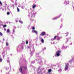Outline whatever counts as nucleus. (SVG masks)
<instances>
[{
	"label": "nucleus",
	"instance_id": "1",
	"mask_svg": "<svg viewBox=\"0 0 74 74\" xmlns=\"http://www.w3.org/2000/svg\"><path fill=\"white\" fill-rule=\"evenodd\" d=\"M61 52V51L59 50L56 52V56H60V53Z\"/></svg>",
	"mask_w": 74,
	"mask_h": 74
},
{
	"label": "nucleus",
	"instance_id": "2",
	"mask_svg": "<svg viewBox=\"0 0 74 74\" xmlns=\"http://www.w3.org/2000/svg\"><path fill=\"white\" fill-rule=\"evenodd\" d=\"M5 6L4 7H3L2 8V10H6V7H7V6H8L7 5V3H5Z\"/></svg>",
	"mask_w": 74,
	"mask_h": 74
},
{
	"label": "nucleus",
	"instance_id": "3",
	"mask_svg": "<svg viewBox=\"0 0 74 74\" xmlns=\"http://www.w3.org/2000/svg\"><path fill=\"white\" fill-rule=\"evenodd\" d=\"M58 35H56L54 37V38H52L51 39V41H54L56 40V38H58Z\"/></svg>",
	"mask_w": 74,
	"mask_h": 74
},
{
	"label": "nucleus",
	"instance_id": "4",
	"mask_svg": "<svg viewBox=\"0 0 74 74\" xmlns=\"http://www.w3.org/2000/svg\"><path fill=\"white\" fill-rule=\"evenodd\" d=\"M69 63H68L66 64V65H65V70H67V69L69 68Z\"/></svg>",
	"mask_w": 74,
	"mask_h": 74
},
{
	"label": "nucleus",
	"instance_id": "5",
	"mask_svg": "<svg viewBox=\"0 0 74 74\" xmlns=\"http://www.w3.org/2000/svg\"><path fill=\"white\" fill-rule=\"evenodd\" d=\"M45 32H41V34H40V36H45Z\"/></svg>",
	"mask_w": 74,
	"mask_h": 74
},
{
	"label": "nucleus",
	"instance_id": "6",
	"mask_svg": "<svg viewBox=\"0 0 74 74\" xmlns=\"http://www.w3.org/2000/svg\"><path fill=\"white\" fill-rule=\"evenodd\" d=\"M61 15H60L58 17H56L54 18H52V19L53 20H56V19H58V18H59L60 17V16H61Z\"/></svg>",
	"mask_w": 74,
	"mask_h": 74
},
{
	"label": "nucleus",
	"instance_id": "7",
	"mask_svg": "<svg viewBox=\"0 0 74 74\" xmlns=\"http://www.w3.org/2000/svg\"><path fill=\"white\" fill-rule=\"evenodd\" d=\"M32 14H33L34 15H34H35L37 14V12L33 10L32 11Z\"/></svg>",
	"mask_w": 74,
	"mask_h": 74
},
{
	"label": "nucleus",
	"instance_id": "8",
	"mask_svg": "<svg viewBox=\"0 0 74 74\" xmlns=\"http://www.w3.org/2000/svg\"><path fill=\"white\" fill-rule=\"evenodd\" d=\"M36 7V5H32V8L33 9H34Z\"/></svg>",
	"mask_w": 74,
	"mask_h": 74
},
{
	"label": "nucleus",
	"instance_id": "9",
	"mask_svg": "<svg viewBox=\"0 0 74 74\" xmlns=\"http://www.w3.org/2000/svg\"><path fill=\"white\" fill-rule=\"evenodd\" d=\"M22 68H23V67H20V69H19V71H20V72H22Z\"/></svg>",
	"mask_w": 74,
	"mask_h": 74
},
{
	"label": "nucleus",
	"instance_id": "10",
	"mask_svg": "<svg viewBox=\"0 0 74 74\" xmlns=\"http://www.w3.org/2000/svg\"><path fill=\"white\" fill-rule=\"evenodd\" d=\"M32 32L33 33H35L36 34H37L38 32L37 31L35 30H33Z\"/></svg>",
	"mask_w": 74,
	"mask_h": 74
},
{
	"label": "nucleus",
	"instance_id": "11",
	"mask_svg": "<svg viewBox=\"0 0 74 74\" xmlns=\"http://www.w3.org/2000/svg\"><path fill=\"white\" fill-rule=\"evenodd\" d=\"M17 8V12H19L20 11V10H19V8H18V7Z\"/></svg>",
	"mask_w": 74,
	"mask_h": 74
},
{
	"label": "nucleus",
	"instance_id": "12",
	"mask_svg": "<svg viewBox=\"0 0 74 74\" xmlns=\"http://www.w3.org/2000/svg\"><path fill=\"white\" fill-rule=\"evenodd\" d=\"M19 22H20V23H21V24H23V21H22L21 20H19Z\"/></svg>",
	"mask_w": 74,
	"mask_h": 74
},
{
	"label": "nucleus",
	"instance_id": "13",
	"mask_svg": "<svg viewBox=\"0 0 74 74\" xmlns=\"http://www.w3.org/2000/svg\"><path fill=\"white\" fill-rule=\"evenodd\" d=\"M41 41L42 43H44V39H41Z\"/></svg>",
	"mask_w": 74,
	"mask_h": 74
},
{
	"label": "nucleus",
	"instance_id": "14",
	"mask_svg": "<svg viewBox=\"0 0 74 74\" xmlns=\"http://www.w3.org/2000/svg\"><path fill=\"white\" fill-rule=\"evenodd\" d=\"M52 71V70L51 69H49L48 70V72L49 73H51Z\"/></svg>",
	"mask_w": 74,
	"mask_h": 74
},
{
	"label": "nucleus",
	"instance_id": "15",
	"mask_svg": "<svg viewBox=\"0 0 74 74\" xmlns=\"http://www.w3.org/2000/svg\"><path fill=\"white\" fill-rule=\"evenodd\" d=\"M60 37H59V36H58V37H57V40H60Z\"/></svg>",
	"mask_w": 74,
	"mask_h": 74
},
{
	"label": "nucleus",
	"instance_id": "16",
	"mask_svg": "<svg viewBox=\"0 0 74 74\" xmlns=\"http://www.w3.org/2000/svg\"><path fill=\"white\" fill-rule=\"evenodd\" d=\"M7 27V25H5L3 26V27Z\"/></svg>",
	"mask_w": 74,
	"mask_h": 74
},
{
	"label": "nucleus",
	"instance_id": "17",
	"mask_svg": "<svg viewBox=\"0 0 74 74\" xmlns=\"http://www.w3.org/2000/svg\"><path fill=\"white\" fill-rule=\"evenodd\" d=\"M7 33H9L10 32V29H9L7 30Z\"/></svg>",
	"mask_w": 74,
	"mask_h": 74
},
{
	"label": "nucleus",
	"instance_id": "18",
	"mask_svg": "<svg viewBox=\"0 0 74 74\" xmlns=\"http://www.w3.org/2000/svg\"><path fill=\"white\" fill-rule=\"evenodd\" d=\"M0 36H3V34L0 32Z\"/></svg>",
	"mask_w": 74,
	"mask_h": 74
},
{
	"label": "nucleus",
	"instance_id": "19",
	"mask_svg": "<svg viewBox=\"0 0 74 74\" xmlns=\"http://www.w3.org/2000/svg\"><path fill=\"white\" fill-rule=\"evenodd\" d=\"M3 61V59L1 58H0V62H1Z\"/></svg>",
	"mask_w": 74,
	"mask_h": 74
},
{
	"label": "nucleus",
	"instance_id": "20",
	"mask_svg": "<svg viewBox=\"0 0 74 74\" xmlns=\"http://www.w3.org/2000/svg\"><path fill=\"white\" fill-rule=\"evenodd\" d=\"M23 68H24V69H27V67H22Z\"/></svg>",
	"mask_w": 74,
	"mask_h": 74
},
{
	"label": "nucleus",
	"instance_id": "21",
	"mask_svg": "<svg viewBox=\"0 0 74 74\" xmlns=\"http://www.w3.org/2000/svg\"><path fill=\"white\" fill-rule=\"evenodd\" d=\"M10 12H8L7 13V15H10Z\"/></svg>",
	"mask_w": 74,
	"mask_h": 74
},
{
	"label": "nucleus",
	"instance_id": "22",
	"mask_svg": "<svg viewBox=\"0 0 74 74\" xmlns=\"http://www.w3.org/2000/svg\"><path fill=\"white\" fill-rule=\"evenodd\" d=\"M6 45L7 46H8V42H6Z\"/></svg>",
	"mask_w": 74,
	"mask_h": 74
},
{
	"label": "nucleus",
	"instance_id": "23",
	"mask_svg": "<svg viewBox=\"0 0 74 74\" xmlns=\"http://www.w3.org/2000/svg\"><path fill=\"white\" fill-rule=\"evenodd\" d=\"M64 3L65 4H67V3L66 2V1H65Z\"/></svg>",
	"mask_w": 74,
	"mask_h": 74
},
{
	"label": "nucleus",
	"instance_id": "24",
	"mask_svg": "<svg viewBox=\"0 0 74 74\" xmlns=\"http://www.w3.org/2000/svg\"><path fill=\"white\" fill-rule=\"evenodd\" d=\"M26 44H28V41H26Z\"/></svg>",
	"mask_w": 74,
	"mask_h": 74
},
{
	"label": "nucleus",
	"instance_id": "25",
	"mask_svg": "<svg viewBox=\"0 0 74 74\" xmlns=\"http://www.w3.org/2000/svg\"><path fill=\"white\" fill-rule=\"evenodd\" d=\"M11 5V7H14V5H13V4Z\"/></svg>",
	"mask_w": 74,
	"mask_h": 74
},
{
	"label": "nucleus",
	"instance_id": "26",
	"mask_svg": "<svg viewBox=\"0 0 74 74\" xmlns=\"http://www.w3.org/2000/svg\"><path fill=\"white\" fill-rule=\"evenodd\" d=\"M0 4L1 5H2V3H1V1H0Z\"/></svg>",
	"mask_w": 74,
	"mask_h": 74
},
{
	"label": "nucleus",
	"instance_id": "27",
	"mask_svg": "<svg viewBox=\"0 0 74 74\" xmlns=\"http://www.w3.org/2000/svg\"><path fill=\"white\" fill-rule=\"evenodd\" d=\"M21 8H22V9H23V7H24L23 6H21Z\"/></svg>",
	"mask_w": 74,
	"mask_h": 74
},
{
	"label": "nucleus",
	"instance_id": "28",
	"mask_svg": "<svg viewBox=\"0 0 74 74\" xmlns=\"http://www.w3.org/2000/svg\"><path fill=\"white\" fill-rule=\"evenodd\" d=\"M72 60H71L70 61H69V62H72Z\"/></svg>",
	"mask_w": 74,
	"mask_h": 74
},
{
	"label": "nucleus",
	"instance_id": "29",
	"mask_svg": "<svg viewBox=\"0 0 74 74\" xmlns=\"http://www.w3.org/2000/svg\"><path fill=\"white\" fill-rule=\"evenodd\" d=\"M7 62L9 63L10 62V60H8L7 61Z\"/></svg>",
	"mask_w": 74,
	"mask_h": 74
},
{
	"label": "nucleus",
	"instance_id": "30",
	"mask_svg": "<svg viewBox=\"0 0 74 74\" xmlns=\"http://www.w3.org/2000/svg\"><path fill=\"white\" fill-rule=\"evenodd\" d=\"M10 1L13 3V0H10Z\"/></svg>",
	"mask_w": 74,
	"mask_h": 74
},
{
	"label": "nucleus",
	"instance_id": "31",
	"mask_svg": "<svg viewBox=\"0 0 74 74\" xmlns=\"http://www.w3.org/2000/svg\"><path fill=\"white\" fill-rule=\"evenodd\" d=\"M60 70L61 71H62V69H60L58 70V71H60Z\"/></svg>",
	"mask_w": 74,
	"mask_h": 74
},
{
	"label": "nucleus",
	"instance_id": "32",
	"mask_svg": "<svg viewBox=\"0 0 74 74\" xmlns=\"http://www.w3.org/2000/svg\"><path fill=\"white\" fill-rule=\"evenodd\" d=\"M4 30L5 31L6 30V29L5 28L4 29Z\"/></svg>",
	"mask_w": 74,
	"mask_h": 74
},
{
	"label": "nucleus",
	"instance_id": "33",
	"mask_svg": "<svg viewBox=\"0 0 74 74\" xmlns=\"http://www.w3.org/2000/svg\"><path fill=\"white\" fill-rule=\"evenodd\" d=\"M33 30H34L35 29V28H32Z\"/></svg>",
	"mask_w": 74,
	"mask_h": 74
},
{
	"label": "nucleus",
	"instance_id": "34",
	"mask_svg": "<svg viewBox=\"0 0 74 74\" xmlns=\"http://www.w3.org/2000/svg\"><path fill=\"white\" fill-rule=\"evenodd\" d=\"M32 28H35V27H33Z\"/></svg>",
	"mask_w": 74,
	"mask_h": 74
},
{
	"label": "nucleus",
	"instance_id": "35",
	"mask_svg": "<svg viewBox=\"0 0 74 74\" xmlns=\"http://www.w3.org/2000/svg\"><path fill=\"white\" fill-rule=\"evenodd\" d=\"M3 41H4V40H5V39H4V38H3Z\"/></svg>",
	"mask_w": 74,
	"mask_h": 74
},
{
	"label": "nucleus",
	"instance_id": "36",
	"mask_svg": "<svg viewBox=\"0 0 74 74\" xmlns=\"http://www.w3.org/2000/svg\"><path fill=\"white\" fill-rule=\"evenodd\" d=\"M62 26H60V27H62Z\"/></svg>",
	"mask_w": 74,
	"mask_h": 74
},
{
	"label": "nucleus",
	"instance_id": "37",
	"mask_svg": "<svg viewBox=\"0 0 74 74\" xmlns=\"http://www.w3.org/2000/svg\"><path fill=\"white\" fill-rule=\"evenodd\" d=\"M7 8H8V10H9V9L8 8V7Z\"/></svg>",
	"mask_w": 74,
	"mask_h": 74
},
{
	"label": "nucleus",
	"instance_id": "38",
	"mask_svg": "<svg viewBox=\"0 0 74 74\" xmlns=\"http://www.w3.org/2000/svg\"><path fill=\"white\" fill-rule=\"evenodd\" d=\"M73 7V8L74 10V7Z\"/></svg>",
	"mask_w": 74,
	"mask_h": 74
},
{
	"label": "nucleus",
	"instance_id": "39",
	"mask_svg": "<svg viewBox=\"0 0 74 74\" xmlns=\"http://www.w3.org/2000/svg\"><path fill=\"white\" fill-rule=\"evenodd\" d=\"M31 17L32 18V17H33V16H31Z\"/></svg>",
	"mask_w": 74,
	"mask_h": 74
},
{
	"label": "nucleus",
	"instance_id": "40",
	"mask_svg": "<svg viewBox=\"0 0 74 74\" xmlns=\"http://www.w3.org/2000/svg\"><path fill=\"white\" fill-rule=\"evenodd\" d=\"M18 22V21H16V22Z\"/></svg>",
	"mask_w": 74,
	"mask_h": 74
}]
</instances>
